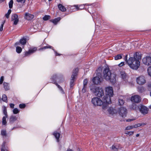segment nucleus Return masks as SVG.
Returning <instances> with one entry per match:
<instances>
[{"label":"nucleus","mask_w":151,"mask_h":151,"mask_svg":"<svg viewBox=\"0 0 151 151\" xmlns=\"http://www.w3.org/2000/svg\"><path fill=\"white\" fill-rule=\"evenodd\" d=\"M139 134H136V137H138L139 136Z\"/></svg>","instance_id":"nucleus-62"},{"label":"nucleus","mask_w":151,"mask_h":151,"mask_svg":"<svg viewBox=\"0 0 151 151\" xmlns=\"http://www.w3.org/2000/svg\"><path fill=\"white\" fill-rule=\"evenodd\" d=\"M29 50L30 51V52H31V54H32L37 51V48L35 47H34L33 48L30 49Z\"/></svg>","instance_id":"nucleus-30"},{"label":"nucleus","mask_w":151,"mask_h":151,"mask_svg":"<svg viewBox=\"0 0 151 151\" xmlns=\"http://www.w3.org/2000/svg\"><path fill=\"white\" fill-rule=\"evenodd\" d=\"M1 151H8L7 149L5 147L4 144V143L2 145V148L1 149Z\"/></svg>","instance_id":"nucleus-37"},{"label":"nucleus","mask_w":151,"mask_h":151,"mask_svg":"<svg viewBox=\"0 0 151 151\" xmlns=\"http://www.w3.org/2000/svg\"><path fill=\"white\" fill-rule=\"evenodd\" d=\"M70 83V85L71 87H72L74 85V79L75 78H71Z\"/></svg>","instance_id":"nucleus-38"},{"label":"nucleus","mask_w":151,"mask_h":151,"mask_svg":"<svg viewBox=\"0 0 151 151\" xmlns=\"http://www.w3.org/2000/svg\"><path fill=\"white\" fill-rule=\"evenodd\" d=\"M4 24V23H3L1 25V26H0V31H2L3 30Z\"/></svg>","instance_id":"nucleus-52"},{"label":"nucleus","mask_w":151,"mask_h":151,"mask_svg":"<svg viewBox=\"0 0 151 151\" xmlns=\"http://www.w3.org/2000/svg\"><path fill=\"white\" fill-rule=\"evenodd\" d=\"M58 7L59 10L62 12H65L66 10L65 7L61 4H58Z\"/></svg>","instance_id":"nucleus-21"},{"label":"nucleus","mask_w":151,"mask_h":151,"mask_svg":"<svg viewBox=\"0 0 151 151\" xmlns=\"http://www.w3.org/2000/svg\"><path fill=\"white\" fill-rule=\"evenodd\" d=\"M117 112L121 117H125L127 113V110L125 108L123 107H121L119 109Z\"/></svg>","instance_id":"nucleus-10"},{"label":"nucleus","mask_w":151,"mask_h":151,"mask_svg":"<svg viewBox=\"0 0 151 151\" xmlns=\"http://www.w3.org/2000/svg\"><path fill=\"white\" fill-rule=\"evenodd\" d=\"M147 72L148 75L151 76V66L148 68L147 69Z\"/></svg>","instance_id":"nucleus-35"},{"label":"nucleus","mask_w":151,"mask_h":151,"mask_svg":"<svg viewBox=\"0 0 151 151\" xmlns=\"http://www.w3.org/2000/svg\"><path fill=\"white\" fill-rule=\"evenodd\" d=\"M141 54L139 52H136L134 54L133 57H130L127 60V55L125 58L126 62L132 69L137 70L140 66L139 60L141 58Z\"/></svg>","instance_id":"nucleus-1"},{"label":"nucleus","mask_w":151,"mask_h":151,"mask_svg":"<svg viewBox=\"0 0 151 151\" xmlns=\"http://www.w3.org/2000/svg\"><path fill=\"white\" fill-rule=\"evenodd\" d=\"M1 134L3 136L6 135V132L5 130H3L1 131Z\"/></svg>","instance_id":"nucleus-45"},{"label":"nucleus","mask_w":151,"mask_h":151,"mask_svg":"<svg viewBox=\"0 0 151 151\" xmlns=\"http://www.w3.org/2000/svg\"><path fill=\"white\" fill-rule=\"evenodd\" d=\"M66 151H73V150L71 149H68Z\"/></svg>","instance_id":"nucleus-59"},{"label":"nucleus","mask_w":151,"mask_h":151,"mask_svg":"<svg viewBox=\"0 0 151 151\" xmlns=\"http://www.w3.org/2000/svg\"><path fill=\"white\" fill-rule=\"evenodd\" d=\"M148 87L149 89H151V83H150L148 84Z\"/></svg>","instance_id":"nucleus-56"},{"label":"nucleus","mask_w":151,"mask_h":151,"mask_svg":"<svg viewBox=\"0 0 151 151\" xmlns=\"http://www.w3.org/2000/svg\"><path fill=\"white\" fill-rule=\"evenodd\" d=\"M122 54H119L117 55L114 57L115 60H116L121 59L122 58Z\"/></svg>","instance_id":"nucleus-26"},{"label":"nucleus","mask_w":151,"mask_h":151,"mask_svg":"<svg viewBox=\"0 0 151 151\" xmlns=\"http://www.w3.org/2000/svg\"><path fill=\"white\" fill-rule=\"evenodd\" d=\"M104 78L107 81H109L112 83H114L116 81V75L111 73L109 69L105 68L103 72Z\"/></svg>","instance_id":"nucleus-3"},{"label":"nucleus","mask_w":151,"mask_h":151,"mask_svg":"<svg viewBox=\"0 0 151 151\" xmlns=\"http://www.w3.org/2000/svg\"><path fill=\"white\" fill-rule=\"evenodd\" d=\"M50 17L49 15H46L43 18V19L44 20H47L50 19Z\"/></svg>","instance_id":"nucleus-32"},{"label":"nucleus","mask_w":151,"mask_h":151,"mask_svg":"<svg viewBox=\"0 0 151 151\" xmlns=\"http://www.w3.org/2000/svg\"><path fill=\"white\" fill-rule=\"evenodd\" d=\"M17 1L21 4H24L26 0H17Z\"/></svg>","instance_id":"nucleus-48"},{"label":"nucleus","mask_w":151,"mask_h":151,"mask_svg":"<svg viewBox=\"0 0 151 151\" xmlns=\"http://www.w3.org/2000/svg\"><path fill=\"white\" fill-rule=\"evenodd\" d=\"M132 127L133 128H137L138 127H139L140 126V123L137 124H135L134 125L132 126Z\"/></svg>","instance_id":"nucleus-46"},{"label":"nucleus","mask_w":151,"mask_h":151,"mask_svg":"<svg viewBox=\"0 0 151 151\" xmlns=\"http://www.w3.org/2000/svg\"><path fill=\"white\" fill-rule=\"evenodd\" d=\"M13 111L14 114H16L19 112V110L17 108H15L13 110Z\"/></svg>","instance_id":"nucleus-34"},{"label":"nucleus","mask_w":151,"mask_h":151,"mask_svg":"<svg viewBox=\"0 0 151 151\" xmlns=\"http://www.w3.org/2000/svg\"><path fill=\"white\" fill-rule=\"evenodd\" d=\"M86 87H84L83 86V88L82 89V91L83 93H84L86 92Z\"/></svg>","instance_id":"nucleus-51"},{"label":"nucleus","mask_w":151,"mask_h":151,"mask_svg":"<svg viewBox=\"0 0 151 151\" xmlns=\"http://www.w3.org/2000/svg\"><path fill=\"white\" fill-rule=\"evenodd\" d=\"M2 100L4 101L7 102V97L6 96L5 94H3L2 96Z\"/></svg>","instance_id":"nucleus-27"},{"label":"nucleus","mask_w":151,"mask_h":151,"mask_svg":"<svg viewBox=\"0 0 151 151\" xmlns=\"http://www.w3.org/2000/svg\"><path fill=\"white\" fill-rule=\"evenodd\" d=\"M34 18V15L28 13L25 14L24 18L27 20H30Z\"/></svg>","instance_id":"nucleus-17"},{"label":"nucleus","mask_w":151,"mask_h":151,"mask_svg":"<svg viewBox=\"0 0 151 151\" xmlns=\"http://www.w3.org/2000/svg\"><path fill=\"white\" fill-rule=\"evenodd\" d=\"M125 134H128L129 135H132L134 134V132H132V131H130V132L127 131V132H125Z\"/></svg>","instance_id":"nucleus-41"},{"label":"nucleus","mask_w":151,"mask_h":151,"mask_svg":"<svg viewBox=\"0 0 151 151\" xmlns=\"http://www.w3.org/2000/svg\"><path fill=\"white\" fill-rule=\"evenodd\" d=\"M4 0H0V3L3 2Z\"/></svg>","instance_id":"nucleus-63"},{"label":"nucleus","mask_w":151,"mask_h":151,"mask_svg":"<svg viewBox=\"0 0 151 151\" xmlns=\"http://www.w3.org/2000/svg\"><path fill=\"white\" fill-rule=\"evenodd\" d=\"M124 62H122L119 64V66L120 67L124 65Z\"/></svg>","instance_id":"nucleus-54"},{"label":"nucleus","mask_w":151,"mask_h":151,"mask_svg":"<svg viewBox=\"0 0 151 151\" xmlns=\"http://www.w3.org/2000/svg\"><path fill=\"white\" fill-rule=\"evenodd\" d=\"M14 104H10V107L11 108H14Z\"/></svg>","instance_id":"nucleus-55"},{"label":"nucleus","mask_w":151,"mask_h":151,"mask_svg":"<svg viewBox=\"0 0 151 151\" xmlns=\"http://www.w3.org/2000/svg\"><path fill=\"white\" fill-rule=\"evenodd\" d=\"M55 55L56 56L59 55H60V54H58V53L56 51H55Z\"/></svg>","instance_id":"nucleus-60"},{"label":"nucleus","mask_w":151,"mask_h":151,"mask_svg":"<svg viewBox=\"0 0 151 151\" xmlns=\"http://www.w3.org/2000/svg\"><path fill=\"white\" fill-rule=\"evenodd\" d=\"M53 135L56 139L57 142H59V138L60 136V133L56 131H55L53 133Z\"/></svg>","instance_id":"nucleus-18"},{"label":"nucleus","mask_w":151,"mask_h":151,"mask_svg":"<svg viewBox=\"0 0 151 151\" xmlns=\"http://www.w3.org/2000/svg\"><path fill=\"white\" fill-rule=\"evenodd\" d=\"M132 109L136 110L137 108H139L140 112L141 114L144 115L148 113V109L146 106L140 105L139 106H137L135 104H132Z\"/></svg>","instance_id":"nucleus-7"},{"label":"nucleus","mask_w":151,"mask_h":151,"mask_svg":"<svg viewBox=\"0 0 151 151\" xmlns=\"http://www.w3.org/2000/svg\"><path fill=\"white\" fill-rule=\"evenodd\" d=\"M3 84L4 87L5 91H7L9 89L10 87L9 83L4 82Z\"/></svg>","instance_id":"nucleus-20"},{"label":"nucleus","mask_w":151,"mask_h":151,"mask_svg":"<svg viewBox=\"0 0 151 151\" xmlns=\"http://www.w3.org/2000/svg\"><path fill=\"white\" fill-rule=\"evenodd\" d=\"M124 102V101L122 99H119V104L120 105H123Z\"/></svg>","instance_id":"nucleus-39"},{"label":"nucleus","mask_w":151,"mask_h":151,"mask_svg":"<svg viewBox=\"0 0 151 151\" xmlns=\"http://www.w3.org/2000/svg\"><path fill=\"white\" fill-rule=\"evenodd\" d=\"M138 91L140 93H142L144 91V88L140 86L138 88Z\"/></svg>","instance_id":"nucleus-40"},{"label":"nucleus","mask_w":151,"mask_h":151,"mask_svg":"<svg viewBox=\"0 0 151 151\" xmlns=\"http://www.w3.org/2000/svg\"><path fill=\"white\" fill-rule=\"evenodd\" d=\"M119 76L124 81L126 80L127 76L126 73L124 71H121L119 74Z\"/></svg>","instance_id":"nucleus-15"},{"label":"nucleus","mask_w":151,"mask_h":151,"mask_svg":"<svg viewBox=\"0 0 151 151\" xmlns=\"http://www.w3.org/2000/svg\"><path fill=\"white\" fill-rule=\"evenodd\" d=\"M91 102L95 106H100L102 105V108L104 110L106 109V107L109 104L106 102H104L103 100H102L100 99L97 97L92 98L91 100Z\"/></svg>","instance_id":"nucleus-4"},{"label":"nucleus","mask_w":151,"mask_h":151,"mask_svg":"<svg viewBox=\"0 0 151 151\" xmlns=\"http://www.w3.org/2000/svg\"><path fill=\"white\" fill-rule=\"evenodd\" d=\"M3 113L5 115V116H8V115L7 114V112L6 111V109L5 107H4L3 108Z\"/></svg>","instance_id":"nucleus-36"},{"label":"nucleus","mask_w":151,"mask_h":151,"mask_svg":"<svg viewBox=\"0 0 151 151\" xmlns=\"http://www.w3.org/2000/svg\"><path fill=\"white\" fill-rule=\"evenodd\" d=\"M101 68H99L96 70L97 72V76L94 77L93 79V82L96 84H99L101 82Z\"/></svg>","instance_id":"nucleus-8"},{"label":"nucleus","mask_w":151,"mask_h":151,"mask_svg":"<svg viewBox=\"0 0 151 151\" xmlns=\"http://www.w3.org/2000/svg\"><path fill=\"white\" fill-rule=\"evenodd\" d=\"M11 20L13 21V24L16 25L19 21L18 15L16 14H13L12 16Z\"/></svg>","instance_id":"nucleus-13"},{"label":"nucleus","mask_w":151,"mask_h":151,"mask_svg":"<svg viewBox=\"0 0 151 151\" xmlns=\"http://www.w3.org/2000/svg\"><path fill=\"white\" fill-rule=\"evenodd\" d=\"M31 53L30 52L29 50L28 51H26L25 53V56H28L30 55H31Z\"/></svg>","instance_id":"nucleus-47"},{"label":"nucleus","mask_w":151,"mask_h":151,"mask_svg":"<svg viewBox=\"0 0 151 151\" xmlns=\"http://www.w3.org/2000/svg\"><path fill=\"white\" fill-rule=\"evenodd\" d=\"M16 51L17 53H20L22 51V49L20 47L17 46L16 47Z\"/></svg>","instance_id":"nucleus-29"},{"label":"nucleus","mask_w":151,"mask_h":151,"mask_svg":"<svg viewBox=\"0 0 151 151\" xmlns=\"http://www.w3.org/2000/svg\"><path fill=\"white\" fill-rule=\"evenodd\" d=\"M149 107L151 109V105L149 106Z\"/></svg>","instance_id":"nucleus-64"},{"label":"nucleus","mask_w":151,"mask_h":151,"mask_svg":"<svg viewBox=\"0 0 151 151\" xmlns=\"http://www.w3.org/2000/svg\"><path fill=\"white\" fill-rule=\"evenodd\" d=\"M77 151H81V150L80 148H78L77 149Z\"/></svg>","instance_id":"nucleus-61"},{"label":"nucleus","mask_w":151,"mask_h":151,"mask_svg":"<svg viewBox=\"0 0 151 151\" xmlns=\"http://www.w3.org/2000/svg\"><path fill=\"white\" fill-rule=\"evenodd\" d=\"M136 81L139 85H143L146 83V80L143 76H140L136 78Z\"/></svg>","instance_id":"nucleus-11"},{"label":"nucleus","mask_w":151,"mask_h":151,"mask_svg":"<svg viewBox=\"0 0 151 151\" xmlns=\"http://www.w3.org/2000/svg\"><path fill=\"white\" fill-rule=\"evenodd\" d=\"M122 148L121 146L119 145H113L111 147V149L113 151H117L118 150Z\"/></svg>","instance_id":"nucleus-16"},{"label":"nucleus","mask_w":151,"mask_h":151,"mask_svg":"<svg viewBox=\"0 0 151 151\" xmlns=\"http://www.w3.org/2000/svg\"><path fill=\"white\" fill-rule=\"evenodd\" d=\"M134 120H135V119H127L126 121L127 122H131V121H134Z\"/></svg>","instance_id":"nucleus-53"},{"label":"nucleus","mask_w":151,"mask_h":151,"mask_svg":"<svg viewBox=\"0 0 151 151\" xmlns=\"http://www.w3.org/2000/svg\"><path fill=\"white\" fill-rule=\"evenodd\" d=\"M25 107V105L24 104H20L19 107L20 108H24Z\"/></svg>","instance_id":"nucleus-50"},{"label":"nucleus","mask_w":151,"mask_h":151,"mask_svg":"<svg viewBox=\"0 0 151 151\" xmlns=\"http://www.w3.org/2000/svg\"><path fill=\"white\" fill-rule=\"evenodd\" d=\"M88 82V80L87 79H85L83 81V86L86 87V85Z\"/></svg>","instance_id":"nucleus-43"},{"label":"nucleus","mask_w":151,"mask_h":151,"mask_svg":"<svg viewBox=\"0 0 151 151\" xmlns=\"http://www.w3.org/2000/svg\"><path fill=\"white\" fill-rule=\"evenodd\" d=\"M91 90L96 96L98 97H101L104 95V91L102 88L94 86L91 88Z\"/></svg>","instance_id":"nucleus-6"},{"label":"nucleus","mask_w":151,"mask_h":151,"mask_svg":"<svg viewBox=\"0 0 151 151\" xmlns=\"http://www.w3.org/2000/svg\"><path fill=\"white\" fill-rule=\"evenodd\" d=\"M78 71V68H76L73 70V74L71 76V78H75L76 76H77Z\"/></svg>","instance_id":"nucleus-19"},{"label":"nucleus","mask_w":151,"mask_h":151,"mask_svg":"<svg viewBox=\"0 0 151 151\" xmlns=\"http://www.w3.org/2000/svg\"><path fill=\"white\" fill-rule=\"evenodd\" d=\"M133 128V127H132V126H129L127 127L125 129V130H129Z\"/></svg>","instance_id":"nucleus-44"},{"label":"nucleus","mask_w":151,"mask_h":151,"mask_svg":"<svg viewBox=\"0 0 151 151\" xmlns=\"http://www.w3.org/2000/svg\"><path fill=\"white\" fill-rule=\"evenodd\" d=\"M13 1L12 0H11L9 3V6L10 8H12V7Z\"/></svg>","instance_id":"nucleus-42"},{"label":"nucleus","mask_w":151,"mask_h":151,"mask_svg":"<svg viewBox=\"0 0 151 151\" xmlns=\"http://www.w3.org/2000/svg\"><path fill=\"white\" fill-rule=\"evenodd\" d=\"M20 45V43L19 42H17L15 43V46L18 45Z\"/></svg>","instance_id":"nucleus-57"},{"label":"nucleus","mask_w":151,"mask_h":151,"mask_svg":"<svg viewBox=\"0 0 151 151\" xmlns=\"http://www.w3.org/2000/svg\"><path fill=\"white\" fill-rule=\"evenodd\" d=\"M108 113L111 115H116L117 113V110L112 107H110L107 109Z\"/></svg>","instance_id":"nucleus-14"},{"label":"nucleus","mask_w":151,"mask_h":151,"mask_svg":"<svg viewBox=\"0 0 151 151\" xmlns=\"http://www.w3.org/2000/svg\"><path fill=\"white\" fill-rule=\"evenodd\" d=\"M60 19V17H58L54 19L51 20L50 21L52 22L55 24H56L57 22L59 21Z\"/></svg>","instance_id":"nucleus-23"},{"label":"nucleus","mask_w":151,"mask_h":151,"mask_svg":"<svg viewBox=\"0 0 151 151\" xmlns=\"http://www.w3.org/2000/svg\"><path fill=\"white\" fill-rule=\"evenodd\" d=\"M12 12L11 9H9L7 13L5 14V16L7 18H8L9 17V15Z\"/></svg>","instance_id":"nucleus-31"},{"label":"nucleus","mask_w":151,"mask_h":151,"mask_svg":"<svg viewBox=\"0 0 151 151\" xmlns=\"http://www.w3.org/2000/svg\"><path fill=\"white\" fill-rule=\"evenodd\" d=\"M143 63L145 65H151V55L146 56L142 59Z\"/></svg>","instance_id":"nucleus-9"},{"label":"nucleus","mask_w":151,"mask_h":151,"mask_svg":"<svg viewBox=\"0 0 151 151\" xmlns=\"http://www.w3.org/2000/svg\"><path fill=\"white\" fill-rule=\"evenodd\" d=\"M47 48H52L53 49L52 47L48 45L47 46H44L43 48L40 49V50L45 49Z\"/></svg>","instance_id":"nucleus-33"},{"label":"nucleus","mask_w":151,"mask_h":151,"mask_svg":"<svg viewBox=\"0 0 151 151\" xmlns=\"http://www.w3.org/2000/svg\"><path fill=\"white\" fill-rule=\"evenodd\" d=\"M52 82L55 84L59 89L62 93L64 94V92L62 88L58 85L56 83L55 80H58L59 83L61 82L63 80V77L62 75H58L57 74H54L52 77L51 78Z\"/></svg>","instance_id":"nucleus-5"},{"label":"nucleus","mask_w":151,"mask_h":151,"mask_svg":"<svg viewBox=\"0 0 151 151\" xmlns=\"http://www.w3.org/2000/svg\"><path fill=\"white\" fill-rule=\"evenodd\" d=\"M7 117L8 116H4L3 117L2 122V123L3 125H6V124L7 122L6 121V118H7Z\"/></svg>","instance_id":"nucleus-25"},{"label":"nucleus","mask_w":151,"mask_h":151,"mask_svg":"<svg viewBox=\"0 0 151 151\" xmlns=\"http://www.w3.org/2000/svg\"><path fill=\"white\" fill-rule=\"evenodd\" d=\"M75 7L77 10H80L83 9L85 7L84 4L80 5L79 6L78 5H75Z\"/></svg>","instance_id":"nucleus-22"},{"label":"nucleus","mask_w":151,"mask_h":151,"mask_svg":"<svg viewBox=\"0 0 151 151\" xmlns=\"http://www.w3.org/2000/svg\"><path fill=\"white\" fill-rule=\"evenodd\" d=\"M17 119V118L15 116H12L10 118L9 121L10 122H13L16 121Z\"/></svg>","instance_id":"nucleus-24"},{"label":"nucleus","mask_w":151,"mask_h":151,"mask_svg":"<svg viewBox=\"0 0 151 151\" xmlns=\"http://www.w3.org/2000/svg\"><path fill=\"white\" fill-rule=\"evenodd\" d=\"M140 126H142V125H145L146 124H145L142 123H140Z\"/></svg>","instance_id":"nucleus-58"},{"label":"nucleus","mask_w":151,"mask_h":151,"mask_svg":"<svg viewBox=\"0 0 151 151\" xmlns=\"http://www.w3.org/2000/svg\"><path fill=\"white\" fill-rule=\"evenodd\" d=\"M106 95L104 96L102 100L104 102L110 104L111 103V97L114 95V91L113 88L110 86H108L105 88Z\"/></svg>","instance_id":"nucleus-2"},{"label":"nucleus","mask_w":151,"mask_h":151,"mask_svg":"<svg viewBox=\"0 0 151 151\" xmlns=\"http://www.w3.org/2000/svg\"><path fill=\"white\" fill-rule=\"evenodd\" d=\"M20 43L23 45H24L26 44V39L25 38L21 39L20 40Z\"/></svg>","instance_id":"nucleus-28"},{"label":"nucleus","mask_w":151,"mask_h":151,"mask_svg":"<svg viewBox=\"0 0 151 151\" xmlns=\"http://www.w3.org/2000/svg\"><path fill=\"white\" fill-rule=\"evenodd\" d=\"M4 80V77L3 76L1 77L0 79V84H1Z\"/></svg>","instance_id":"nucleus-49"},{"label":"nucleus","mask_w":151,"mask_h":151,"mask_svg":"<svg viewBox=\"0 0 151 151\" xmlns=\"http://www.w3.org/2000/svg\"><path fill=\"white\" fill-rule=\"evenodd\" d=\"M131 100L133 102L138 103L141 101V99L139 96L136 95L132 96L131 98Z\"/></svg>","instance_id":"nucleus-12"}]
</instances>
